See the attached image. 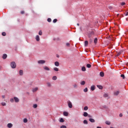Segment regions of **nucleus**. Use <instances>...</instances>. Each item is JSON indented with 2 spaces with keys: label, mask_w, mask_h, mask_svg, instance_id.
I'll use <instances>...</instances> for the list:
<instances>
[{
  "label": "nucleus",
  "mask_w": 128,
  "mask_h": 128,
  "mask_svg": "<svg viewBox=\"0 0 128 128\" xmlns=\"http://www.w3.org/2000/svg\"><path fill=\"white\" fill-rule=\"evenodd\" d=\"M96 128H102V127H100V126H97Z\"/></svg>",
  "instance_id": "55"
},
{
  "label": "nucleus",
  "mask_w": 128,
  "mask_h": 128,
  "mask_svg": "<svg viewBox=\"0 0 128 128\" xmlns=\"http://www.w3.org/2000/svg\"><path fill=\"white\" fill-rule=\"evenodd\" d=\"M20 14H24V11H21V12H20Z\"/></svg>",
  "instance_id": "48"
},
{
  "label": "nucleus",
  "mask_w": 128,
  "mask_h": 128,
  "mask_svg": "<svg viewBox=\"0 0 128 128\" xmlns=\"http://www.w3.org/2000/svg\"><path fill=\"white\" fill-rule=\"evenodd\" d=\"M83 116H88V112H84Z\"/></svg>",
  "instance_id": "23"
},
{
  "label": "nucleus",
  "mask_w": 128,
  "mask_h": 128,
  "mask_svg": "<svg viewBox=\"0 0 128 128\" xmlns=\"http://www.w3.org/2000/svg\"><path fill=\"white\" fill-rule=\"evenodd\" d=\"M100 74L102 77L104 76V72H100Z\"/></svg>",
  "instance_id": "13"
},
{
  "label": "nucleus",
  "mask_w": 128,
  "mask_h": 128,
  "mask_svg": "<svg viewBox=\"0 0 128 128\" xmlns=\"http://www.w3.org/2000/svg\"><path fill=\"white\" fill-rule=\"evenodd\" d=\"M80 84L81 86H84L86 84V82L82 81V82H80Z\"/></svg>",
  "instance_id": "19"
},
{
  "label": "nucleus",
  "mask_w": 128,
  "mask_h": 128,
  "mask_svg": "<svg viewBox=\"0 0 128 128\" xmlns=\"http://www.w3.org/2000/svg\"><path fill=\"white\" fill-rule=\"evenodd\" d=\"M46 84L48 88H50L52 86V83L50 82H47Z\"/></svg>",
  "instance_id": "8"
},
{
  "label": "nucleus",
  "mask_w": 128,
  "mask_h": 128,
  "mask_svg": "<svg viewBox=\"0 0 128 128\" xmlns=\"http://www.w3.org/2000/svg\"><path fill=\"white\" fill-rule=\"evenodd\" d=\"M14 98L15 102H20V99H18V98L14 97Z\"/></svg>",
  "instance_id": "4"
},
{
  "label": "nucleus",
  "mask_w": 128,
  "mask_h": 128,
  "mask_svg": "<svg viewBox=\"0 0 128 128\" xmlns=\"http://www.w3.org/2000/svg\"><path fill=\"white\" fill-rule=\"evenodd\" d=\"M14 98H11V99L10 100V102H14Z\"/></svg>",
  "instance_id": "42"
},
{
  "label": "nucleus",
  "mask_w": 128,
  "mask_h": 128,
  "mask_svg": "<svg viewBox=\"0 0 128 128\" xmlns=\"http://www.w3.org/2000/svg\"><path fill=\"white\" fill-rule=\"evenodd\" d=\"M48 22H52V19H51L50 18H48Z\"/></svg>",
  "instance_id": "41"
},
{
  "label": "nucleus",
  "mask_w": 128,
  "mask_h": 128,
  "mask_svg": "<svg viewBox=\"0 0 128 128\" xmlns=\"http://www.w3.org/2000/svg\"><path fill=\"white\" fill-rule=\"evenodd\" d=\"M86 67L88 68H92V65H90V64H87Z\"/></svg>",
  "instance_id": "25"
},
{
  "label": "nucleus",
  "mask_w": 128,
  "mask_h": 128,
  "mask_svg": "<svg viewBox=\"0 0 128 128\" xmlns=\"http://www.w3.org/2000/svg\"><path fill=\"white\" fill-rule=\"evenodd\" d=\"M105 124H108V126H110V121H106L105 122Z\"/></svg>",
  "instance_id": "22"
},
{
  "label": "nucleus",
  "mask_w": 128,
  "mask_h": 128,
  "mask_svg": "<svg viewBox=\"0 0 128 128\" xmlns=\"http://www.w3.org/2000/svg\"><path fill=\"white\" fill-rule=\"evenodd\" d=\"M124 4H126V2H122L121 3V6H124Z\"/></svg>",
  "instance_id": "46"
},
{
  "label": "nucleus",
  "mask_w": 128,
  "mask_h": 128,
  "mask_svg": "<svg viewBox=\"0 0 128 128\" xmlns=\"http://www.w3.org/2000/svg\"><path fill=\"white\" fill-rule=\"evenodd\" d=\"M28 122V119H26V118L24 119V122Z\"/></svg>",
  "instance_id": "43"
},
{
  "label": "nucleus",
  "mask_w": 128,
  "mask_h": 128,
  "mask_svg": "<svg viewBox=\"0 0 128 128\" xmlns=\"http://www.w3.org/2000/svg\"><path fill=\"white\" fill-rule=\"evenodd\" d=\"M54 65L56 66H60V62H54Z\"/></svg>",
  "instance_id": "11"
},
{
  "label": "nucleus",
  "mask_w": 128,
  "mask_h": 128,
  "mask_svg": "<svg viewBox=\"0 0 128 128\" xmlns=\"http://www.w3.org/2000/svg\"><path fill=\"white\" fill-rule=\"evenodd\" d=\"M67 104H68V108H72V104L70 102V101H68Z\"/></svg>",
  "instance_id": "2"
},
{
  "label": "nucleus",
  "mask_w": 128,
  "mask_h": 128,
  "mask_svg": "<svg viewBox=\"0 0 128 128\" xmlns=\"http://www.w3.org/2000/svg\"><path fill=\"white\" fill-rule=\"evenodd\" d=\"M1 104H2L3 106H6V102H2Z\"/></svg>",
  "instance_id": "37"
},
{
  "label": "nucleus",
  "mask_w": 128,
  "mask_h": 128,
  "mask_svg": "<svg viewBox=\"0 0 128 128\" xmlns=\"http://www.w3.org/2000/svg\"><path fill=\"white\" fill-rule=\"evenodd\" d=\"M88 118H92V116H90V115H88Z\"/></svg>",
  "instance_id": "52"
},
{
  "label": "nucleus",
  "mask_w": 128,
  "mask_h": 128,
  "mask_svg": "<svg viewBox=\"0 0 128 128\" xmlns=\"http://www.w3.org/2000/svg\"><path fill=\"white\" fill-rule=\"evenodd\" d=\"M6 58H8V55L6 54H4L2 56V58L4 60H6Z\"/></svg>",
  "instance_id": "7"
},
{
  "label": "nucleus",
  "mask_w": 128,
  "mask_h": 128,
  "mask_svg": "<svg viewBox=\"0 0 128 128\" xmlns=\"http://www.w3.org/2000/svg\"><path fill=\"white\" fill-rule=\"evenodd\" d=\"M10 66L12 68H16V62H12L10 63Z\"/></svg>",
  "instance_id": "1"
},
{
  "label": "nucleus",
  "mask_w": 128,
  "mask_h": 128,
  "mask_svg": "<svg viewBox=\"0 0 128 128\" xmlns=\"http://www.w3.org/2000/svg\"><path fill=\"white\" fill-rule=\"evenodd\" d=\"M36 40L37 42H40V36L38 35L36 36Z\"/></svg>",
  "instance_id": "10"
},
{
  "label": "nucleus",
  "mask_w": 128,
  "mask_h": 128,
  "mask_svg": "<svg viewBox=\"0 0 128 128\" xmlns=\"http://www.w3.org/2000/svg\"><path fill=\"white\" fill-rule=\"evenodd\" d=\"M60 128H66V126L64 125H62V126H60Z\"/></svg>",
  "instance_id": "40"
},
{
  "label": "nucleus",
  "mask_w": 128,
  "mask_h": 128,
  "mask_svg": "<svg viewBox=\"0 0 128 128\" xmlns=\"http://www.w3.org/2000/svg\"><path fill=\"white\" fill-rule=\"evenodd\" d=\"M33 108H38V104H34Z\"/></svg>",
  "instance_id": "33"
},
{
  "label": "nucleus",
  "mask_w": 128,
  "mask_h": 128,
  "mask_svg": "<svg viewBox=\"0 0 128 128\" xmlns=\"http://www.w3.org/2000/svg\"><path fill=\"white\" fill-rule=\"evenodd\" d=\"M103 108H106V106H103Z\"/></svg>",
  "instance_id": "51"
},
{
  "label": "nucleus",
  "mask_w": 128,
  "mask_h": 128,
  "mask_svg": "<svg viewBox=\"0 0 128 128\" xmlns=\"http://www.w3.org/2000/svg\"><path fill=\"white\" fill-rule=\"evenodd\" d=\"M127 114H128V112H127Z\"/></svg>",
  "instance_id": "58"
},
{
  "label": "nucleus",
  "mask_w": 128,
  "mask_h": 128,
  "mask_svg": "<svg viewBox=\"0 0 128 128\" xmlns=\"http://www.w3.org/2000/svg\"><path fill=\"white\" fill-rule=\"evenodd\" d=\"M84 124H88V120H84V122H83Z\"/></svg>",
  "instance_id": "24"
},
{
  "label": "nucleus",
  "mask_w": 128,
  "mask_h": 128,
  "mask_svg": "<svg viewBox=\"0 0 128 128\" xmlns=\"http://www.w3.org/2000/svg\"><path fill=\"white\" fill-rule=\"evenodd\" d=\"M122 51H120V52H118L117 54V56H120V54H122Z\"/></svg>",
  "instance_id": "27"
},
{
  "label": "nucleus",
  "mask_w": 128,
  "mask_h": 128,
  "mask_svg": "<svg viewBox=\"0 0 128 128\" xmlns=\"http://www.w3.org/2000/svg\"><path fill=\"white\" fill-rule=\"evenodd\" d=\"M7 126L8 128H12V123H9L8 124Z\"/></svg>",
  "instance_id": "6"
},
{
  "label": "nucleus",
  "mask_w": 128,
  "mask_h": 128,
  "mask_svg": "<svg viewBox=\"0 0 128 128\" xmlns=\"http://www.w3.org/2000/svg\"><path fill=\"white\" fill-rule=\"evenodd\" d=\"M88 88H86L84 90V92H88Z\"/></svg>",
  "instance_id": "29"
},
{
  "label": "nucleus",
  "mask_w": 128,
  "mask_h": 128,
  "mask_svg": "<svg viewBox=\"0 0 128 128\" xmlns=\"http://www.w3.org/2000/svg\"><path fill=\"white\" fill-rule=\"evenodd\" d=\"M90 122H96V120H94V119H92V118L89 119Z\"/></svg>",
  "instance_id": "16"
},
{
  "label": "nucleus",
  "mask_w": 128,
  "mask_h": 128,
  "mask_svg": "<svg viewBox=\"0 0 128 128\" xmlns=\"http://www.w3.org/2000/svg\"><path fill=\"white\" fill-rule=\"evenodd\" d=\"M64 116H68V112H64L63 113Z\"/></svg>",
  "instance_id": "12"
},
{
  "label": "nucleus",
  "mask_w": 128,
  "mask_h": 128,
  "mask_svg": "<svg viewBox=\"0 0 128 128\" xmlns=\"http://www.w3.org/2000/svg\"><path fill=\"white\" fill-rule=\"evenodd\" d=\"M74 88H78V84H74Z\"/></svg>",
  "instance_id": "47"
},
{
  "label": "nucleus",
  "mask_w": 128,
  "mask_h": 128,
  "mask_svg": "<svg viewBox=\"0 0 128 128\" xmlns=\"http://www.w3.org/2000/svg\"><path fill=\"white\" fill-rule=\"evenodd\" d=\"M94 90H96V86H91V90H92V92H94Z\"/></svg>",
  "instance_id": "9"
},
{
  "label": "nucleus",
  "mask_w": 128,
  "mask_h": 128,
  "mask_svg": "<svg viewBox=\"0 0 128 128\" xmlns=\"http://www.w3.org/2000/svg\"><path fill=\"white\" fill-rule=\"evenodd\" d=\"M60 122H64V118H61L60 119Z\"/></svg>",
  "instance_id": "30"
},
{
  "label": "nucleus",
  "mask_w": 128,
  "mask_h": 128,
  "mask_svg": "<svg viewBox=\"0 0 128 128\" xmlns=\"http://www.w3.org/2000/svg\"><path fill=\"white\" fill-rule=\"evenodd\" d=\"M20 76H22V74H24V72L22 71V70H20Z\"/></svg>",
  "instance_id": "21"
},
{
  "label": "nucleus",
  "mask_w": 128,
  "mask_h": 128,
  "mask_svg": "<svg viewBox=\"0 0 128 128\" xmlns=\"http://www.w3.org/2000/svg\"><path fill=\"white\" fill-rule=\"evenodd\" d=\"M88 42L87 40L84 42V46H88Z\"/></svg>",
  "instance_id": "20"
},
{
  "label": "nucleus",
  "mask_w": 128,
  "mask_h": 128,
  "mask_svg": "<svg viewBox=\"0 0 128 128\" xmlns=\"http://www.w3.org/2000/svg\"><path fill=\"white\" fill-rule=\"evenodd\" d=\"M57 58H60V56H57Z\"/></svg>",
  "instance_id": "57"
},
{
  "label": "nucleus",
  "mask_w": 128,
  "mask_h": 128,
  "mask_svg": "<svg viewBox=\"0 0 128 128\" xmlns=\"http://www.w3.org/2000/svg\"><path fill=\"white\" fill-rule=\"evenodd\" d=\"M77 26H80V24L78 23Z\"/></svg>",
  "instance_id": "54"
},
{
  "label": "nucleus",
  "mask_w": 128,
  "mask_h": 128,
  "mask_svg": "<svg viewBox=\"0 0 128 128\" xmlns=\"http://www.w3.org/2000/svg\"><path fill=\"white\" fill-rule=\"evenodd\" d=\"M119 116L120 118H122V114H120Z\"/></svg>",
  "instance_id": "50"
},
{
  "label": "nucleus",
  "mask_w": 128,
  "mask_h": 128,
  "mask_svg": "<svg viewBox=\"0 0 128 128\" xmlns=\"http://www.w3.org/2000/svg\"><path fill=\"white\" fill-rule=\"evenodd\" d=\"M38 34L40 36H42V31H40L38 32Z\"/></svg>",
  "instance_id": "39"
},
{
  "label": "nucleus",
  "mask_w": 128,
  "mask_h": 128,
  "mask_svg": "<svg viewBox=\"0 0 128 128\" xmlns=\"http://www.w3.org/2000/svg\"><path fill=\"white\" fill-rule=\"evenodd\" d=\"M56 22H58V20H57V19H54V20H53V22H54V24H56Z\"/></svg>",
  "instance_id": "38"
},
{
  "label": "nucleus",
  "mask_w": 128,
  "mask_h": 128,
  "mask_svg": "<svg viewBox=\"0 0 128 128\" xmlns=\"http://www.w3.org/2000/svg\"><path fill=\"white\" fill-rule=\"evenodd\" d=\"M2 36H6V34L5 32H2Z\"/></svg>",
  "instance_id": "34"
},
{
  "label": "nucleus",
  "mask_w": 128,
  "mask_h": 128,
  "mask_svg": "<svg viewBox=\"0 0 128 128\" xmlns=\"http://www.w3.org/2000/svg\"><path fill=\"white\" fill-rule=\"evenodd\" d=\"M66 46L70 47V43H66Z\"/></svg>",
  "instance_id": "44"
},
{
  "label": "nucleus",
  "mask_w": 128,
  "mask_h": 128,
  "mask_svg": "<svg viewBox=\"0 0 128 128\" xmlns=\"http://www.w3.org/2000/svg\"><path fill=\"white\" fill-rule=\"evenodd\" d=\"M38 90V88H33L32 89L33 92H36V90Z\"/></svg>",
  "instance_id": "15"
},
{
  "label": "nucleus",
  "mask_w": 128,
  "mask_h": 128,
  "mask_svg": "<svg viewBox=\"0 0 128 128\" xmlns=\"http://www.w3.org/2000/svg\"><path fill=\"white\" fill-rule=\"evenodd\" d=\"M82 72H86V67H84V66L82 67Z\"/></svg>",
  "instance_id": "31"
},
{
  "label": "nucleus",
  "mask_w": 128,
  "mask_h": 128,
  "mask_svg": "<svg viewBox=\"0 0 128 128\" xmlns=\"http://www.w3.org/2000/svg\"><path fill=\"white\" fill-rule=\"evenodd\" d=\"M94 42L95 44H96V43L98 42V38H95L94 40Z\"/></svg>",
  "instance_id": "26"
},
{
  "label": "nucleus",
  "mask_w": 128,
  "mask_h": 128,
  "mask_svg": "<svg viewBox=\"0 0 128 128\" xmlns=\"http://www.w3.org/2000/svg\"><path fill=\"white\" fill-rule=\"evenodd\" d=\"M97 88H98L100 90H102L103 88L102 86L100 85H97Z\"/></svg>",
  "instance_id": "14"
},
{
  "label": "nucleus",
  "mask_w": 128,
  "mask_h": 128,
  "mask_svg": "<svg viewBox=\"0 0 128 128\" xmlns=\"http://www.w3.org/2000/svg\"><path fill=\"white\" fill-rule=\"evenodd\" d=\"M88 110V108L87 106L84 107V110Z\"/></svg>",
  "instance_id": "35"
},
{
  "label": "nucleus",
  "mask_w": 128,
  "mask_h": 128,
  "mask_svg": "<svg viewBox=\"0 0 128 128\" xmlns=\"http://www.w3.org/2000/svg\"><path fill=\"white\" fill-rule=\"evenodd\" d=\"M2 98H4L5 96H2Z\"/></svg>",
  "instance_id": "53"
},
{
  "label": "nucleus",
  "mask_w": 128,
  "mask_h": 128,
  "mask_svg": "<svg viewBox=\"0 0 128 128\" xmlns=\"http://www.w3.org/2000/svg\"><path fill=\"white\" fill-rule=\"evenodd\" d=\"M119 94H120V91H115L114 92V96H118Z\"/></svg>",
  "instance_id": "5"
},
{
  "label": "nucleus",
  "mask_w": 128,
  "mask_h": 128,
  "mask_svg": "<svg viewBox=\"0 0 128 128\" xmlns=\"http://www.w3.org/2000/svg\"><path fill=\"white\" fill-rule=\"evenodd\" d=\"M38 64H46V60H40L38 61Z\"/></svg>",
  "instance_id": "3"
},
{
  "label": "nucleus",
  "mask_w": 128,
  "mask_h": 128,
  "mask_svg": "<svg viewBox=\"0 0 128 128\" xmlns=\"http://www.w3.org/2000/svg\"><path fill=\"white\" fill-rule=\"evenodd\" d=\"M104 98H108V94H104Z\"/></svg>",
  "instance_id": "32"
},
{
  "label": "nucleus",
  "mask_w": 128,
  "mask_h": 128,
  "mask_svg": "<svg viewBox=\"0 0 128 128\" xmlns=\"http://www.w3.org/2000/svg\"><path fill=\"white\" fill-rule=\"evenodd\" d=\"M92 42H93L92 39L90 38V44H92Z\"/></svg>",
  "instance_id": "45"
},
{
  "label": "nucleus",
  "mask_w": 128,
  "mask_h": 128,
  "mask_svg": "<svg viewBox=\"0 0 128 128\" xmlns=\"http://www.w3.org/2000/svg\"><path fill=\"white\" fill-rule=\"evenodd\" d=\"M125 16H128V12L126 14H125Z\"/></svg>",
  "instance_id": "56"
},
{
  "label": "nucleus",
  "mask_w": 128,
  "mask_h": 128,
  "mask_svg": "<svg viewBox=\"0 0 128 128\" xmlns=\"http://www.w3.org/2000/svg\"><path fill=\"white\" fill-rule=\"evenodd\" d=\"M54 70H55V72H58V68H54Z\"/></svg>",
  "instance_id": "36"
},
{
  "label": "nucleus",
  "mask_w": 128,
  "mask_h": 128,
  "mask_svg": "<svg viewBox=\"0 0 128 128\" xmlns=\"http://www.w3.org/2000/svg\"><path fill=\"white\" fill-rule=\"evenodd\" d=\"M56 78H58L56 77V76H54L52 77V80H56Z\"/></svg>",
  "instance_id": "28"
},
{
  "label": "nucleus",
  "mask_w": 128,
  "mask_h": 128,
  "mask_svg": "<svg viewBox=\"0 0 128 128\" xmlns=\"http://www.w3.org/2000/svg\"><path fill=\"white\" fill-rule=\"evenodd\" d=\"M120 78H122L123 80H126V76L124 74L120 75Z\"/></svg>",
  "instance_id": "17"
},
{
  "label": "nucleus",
  "mask_w": 128,
  "mask_h": 128,
  "mask_svg": "<svg viewBox=\"0 0 128 128\" xmlns=\"http://www.w3.org/2000/svg\"><path fill=\"white\" fill-rule=\"evenodd\" d=\"M44 68L45 70H50V68H48V66H44Z\"/></svg>",
  "instance_id": "18"
},
{
  "label": "nucleus",
  "mask_w": 128,
  "mask_h": 128,
  "mask_svg": "<svg viewBox=\"0 0 128 128\" xmlns=\"http://www.w3.org/2000/svg\"><path fill=\"white\" fill-rule=\"evenodd\" d=\"M88 36L89 38H90V37L92 36V33L89 34Z\"/></svg>",
  "instance_id": "49"
}]
</instances>
